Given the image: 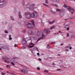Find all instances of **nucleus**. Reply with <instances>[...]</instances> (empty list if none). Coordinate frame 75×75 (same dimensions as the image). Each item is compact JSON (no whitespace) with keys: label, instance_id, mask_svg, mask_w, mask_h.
Segmentation results:
<instances>
[{"label":"nucleus","instance_id":"f257e3e1","mask_svg":"<svg viewBox=\"0 0 75 75\" xmlns=\"http://www.w3.org/2000/svg\"><path fill=\"white\" fill-rule=\"evenodd\" d=\"M37 35L38 36H39L40 37V36H41L40 38L37 40L36 42V43L38 42L40 40H42V39H44L45 38V36L43 34V32H41V31L38 32L37 33Z\"/></svg>","mask_w":75,"mask_h":75},{"label":"nucleus","instance_id":"f03ea898","mask_svg":"<svg viewBox=\"0 0 75 75\" xmlns=\"http://www.w3.org/2000/svg\"><path fill=\"white\" fill-rule=\"evenodd\" d=\"M34 6L35 5L33 4H32L31 5L28 4L26 6V7L29 8L30 10H33L34 9Z\"/></svg>","mask_w":75,"mask_h":75},{"label":"nucleus","instance_id":"7ed1b4c3","mask_svg":"<svg viewBox=\"0 0 75 75\" xmlns=\"http://www.w3.org/2000/svg\"><path fill=\"white\" fill-rule=\"evenodd\" d=\"M32 24L31 23H28L27 25V26L29 28H33L35 26V24H34V22L33 21H31Z\"/></svg>","mask_w":75,"mask_h":75},{"label":"nucleus","instance_id":"20e7f679","mask_svg":"<svg viewBox=\"0 0 75 75\" xmlns=\"http://www.w3.org/2000/svg\"><path fill=\"white\" fill-rule=\"evenodd\" d=\"M25 17L27 19H30L31 18V14L28 12L25 13Z\"/></svg>","mask_w":75,"mask_h":75},{"label":"nucleus","instance_id":"39448f33","mask_svg":"<svg viewBox=\"0 0 75 75\" xmlns=\"http://www.w3.org/2000/svg\"><path fill=\"white\" fill-rule=\"evenodd\" d=\"M34 13H32L31 14H30V17L34 18V17H36L37 16V13L35 11H34Z\"/></svg>","mask_w":75,"mask_h":75},{"label":"nucleus","instance_id":"423d86ee","mask_svg":"<svg viewBox=\"0 0 75 75\" xmlns=\"http://www.w3.org/2000/svg\"><path fill=\"white\" fill-rule=\"evenodd\" d=\"M31 40V38L30 37H29L28 38H25L23 39V42H24V43H23V44H26V42L28 41H29V40Z\"/></svg>","mask_w":75,"mask_h":75},{"label":"nucleus","instance_id":"0eeeda50","mask_svg":"<svg viewBox=\"0 0 75 75\" xmlns=\"http://www.w3.org/2000/svg\"><path fill=\"white\" fill-rule=\"evenodd\" d=\"M44 32L45 33L48 35V34H49L50 33V30L45 28L44 29Z\"/></svg>","mask_w":75,"mask_h":75},{"label":"nucleus","instance_id":"6e6552de","mask_svg":"<svg viewBox=\"0 0 75 75\" xmlns=\"http://www.w3.org/2000/svg\"><path fill=\"white\" fill-rule=\"evenodd\" d=\"M64 26H65L64 28H68L69 27V23L68 22H67L64 24Z\"/></svg>","mask_w":75,"mask_h":75},{"label":"nucleus","instance_id":"1a4fd4ad","mask_svg":"<svg viewBox=\"0 0 75 75\" xmlns=\"http://www.w3.org/2000/svg\"><path fill=\"white\" fill-rule=\"evenodd\" d=\"M2 46V48H4L5 50H8L9 49V48L5 45H3Z\"/></svg>","mask_w":75,"mask_h":75},{"label":"nucleus","instance_id":"9d476101","mask_svg":"<svg viewBox=\"0 0 75 75\" xmlns=\"http://www.w3.org/2000/svg\"><path fill=\"white\" fill-rule=\"evenodd\" d=\"M22 72H23L25 74H28V71L25 69H22L21 70Z\"/></svg>","mask_w":75,"mask_h":75},{"label":"nucleus","instance_id":"9b49d317","mask_svg":"<svg viewBox=\"0 0 75 75\" xmlns=\"http://www.w3.org/2000/svg\"><path fill=\"white\" fill-rule=\"evenodd\" d=\"M64 7H67V8H69V9H71V7L69 6H67L66 4H64Z\"/></svg>","mask_w":75,"mask_h":75},{"label":"nucleus","instance_id":"f8f14e48","mask_svg":"<svg viewBox=\"0 0 75 75\" xmlns=\"http://www.w3.org/2000/svg\"><path fill=\"white\" fill-rule=\"evenodd\" d=\"M52 1L56 3H59V0H52Z\"/></svg>","mask_w":75,"mask_h":75},{"label":"nucleus","instance_id":"ddd939ff","mask_svg":"<svg viewBox=\"0 0 75 75\" xmlns=\"http://www.w3.org/2000/svg\"><path fill=\"white\" fill-rule=\"evenodd\" d=\"M28 33L29 34H30V35H32L33 34V31L31 30H29L28 31Z\"/></svg>","mask_w":75,"mask_h":75},{"label":"nucleus","instance_id":"4468645a","mask_svg":"<svg viewBox=\"0 0 75 75\" xmlns=\"http://www.w3.org/2000/svg\"><path fill=\"white\" fill-rule=\"evenodd\" d=\"M50 6H55V7H58V5L56 4H50Z\"/></svg>","mask_w":75,"mask_h":75},{"label":"nucleus","instance_id":"2eb2a0df","mask_svg":"<svg viewBox=\"0 0 75 75\" xmlns=\"http://www.w3.org/2000/svg\"><path fill=\"white\" fill-rule=\"evenodd\" d=\"M55 21H56V20H54L52 22H49V23L50 24H53V23H54V22H55Z\"/></svg>","mask_w":75,"mask_h":75},{"label":"nucleus","instance_id":"dca6fc26","mask_svg":"<svg viewBox=\"0 0 75 75\" xmlns=\"http://www.w3.org/2000/svg\"><path fill=\"white\" fill-rule=\"evenodd\" d=\"M68 9H69L68 10V11H70V12H71V10L73 11H75V9H74L73 8H71V9H69V8H68Z\"/></svg>","mask_w":75,"mask_h":75},{"label":"nucleus","instance_id":"f3484780","mask_svg":"<svg viewBox=\"0 0 75 75\" xmlns=\"http://www.w3.org/2000/svg\"><path fill=\"white\" fill-rule=\"evenodd\" d=\"M19 18H22V16L21 15V13L19 11Z\"/></svg>","mask_w":75,"mask_h":75},{"label":"nucleus","instance_id":"a211bd4d","mask_svg":"<svg viewBox=\"0 0 75 75\" xmlns=\"http://www.w3.org/2000/svg\"><path fill=\"white\" fill-rule=\"evenodd\" d=\"M8 60L9 61H12L13 62H14V60H13V59H8Z\"/></svg>","mask_w":75,"mask_h":75},{"label":"nucleus","instance_id":"6ab92c4d","mask_svg":"<svg viewBox=\"0 0 75 75\" xmlns=\"http://www.w3.org/2000/svg\"><path fill=\"white\" fill-rule=\"evenodd\" d=\"M56 11H57L58 12V11H60V12H61V10L58 8H57L56 9Z\"/></svg>","mask_w":75,"mask_h":75},{"label":"nucleus","instance_id":"aec40b11","mask_svg":"<svg viewBox=\"0 0 75 75\" xmlns=\"http://www.w3.org/2000/svg\"><path fill=\"white\" fill-rule=\"evenodd\" d=\"M43 4V5H44L45 6H46L47 7H48V8H50V6H49L48 5H46V4Z\"/></svg>","mask_w":75,"mask_h":75},{"label":"nucleus","instance_id":"412c9836","mask_svg":"<svg viewBox=\"0 0 75 75\" xmlns=\"http://www.w3.org/2000/svg\"><path fill=\"white\" fill-rule=\"evenodd\" d=\"M60 67L62 69H64V68H66L65 67H64V66L63 65L61 66Z\"/></svg>","mask_w":75,"mask_h":75},{"label":"nucleus","instance_id":"4be33fe9","mask_svg":"<svg viewBox=\"0 0 75 75\" xmlns=\"http://www.w3.org/2000/svg\"><path fill=\"white\" fill-rule=\"evenodd\" d=\"M20 65V66H21V67H22L23 68V69H26V67H25V66H23L22 65H21L20 64H19Z\"/></svg>","mask_w":75,"mask_h":75},{"label":"nucleus","instance_id":"5701e85b","mask_svg":"<svg viewBox=\"0 0 75 75\" xmlns=\"http://www.w3.org/2000/svg\"><path fill=\"white\" fill-rule=\"evenodd\" d=\"M55 27V26H53L51 27L50 29V30H52V29H53V28H54Z\"/></svg>","mask_w":75,"mask_h":75},{"label":"nucleus","instance_id":"b1692460","mask_svg":"<svg viewBox=\"0 0 75 75\" xmlns=\"http://www.w3.org/2000/svg\"><path fill=\"white\" fill-rule=\"evenodd\" d=\"M64 16V14L62 13H61L60 14V16L61 17H62Z\"/></svg>","mask_w":75,"mask_h":75},{"label":"nucleus","instance_id":"393cba45","mask_svg":"<svg viewBox=\"0 0 75 75\" xmlns=\"http://www.w3.org/2000/svg\"><path fill=\"white\" fill-rule=\"evenodd\" d=\"M45 3L46 4H49V2H48V0H46L45 1Z\"/></svg>","mask_w":75,"mask_h":75},{"label":"nucleus","instance_id":"a878e982","mask_svg":"<svg viewBox=\"0 0 75 75\" xmlns=\"http://www.w3.org/2000/svg\"><path fill=\"white\" fill-rule=\"evenodd\" d=\"M13 59H18L19 58L18 57H13Z\"/></svg>","mask_w":75,"mask_h":75},{"label":"nucleus","instance_id":"bb28decb","mask_svg":"<svg viewBox=\"0 0 75 75\" xmlns=\"http://www.w3.org/2000/svg\"><path fill=\"white\" fill-rule=\"evenodd\" d=\"M2 58L3 59H4V60H5V59H6V57H2Z\"/></svg>","mask_w":75,"mask_h":75},{"label":"nucleus","instance_id":"cd10ccee","mask_svg":"<svg viewBox=\"0 0 75 75\" xmlns=\"http://www.w3.org/2000/svg\"><path fill=\"white\" fill-rule=\"evenodd\" d=\"M6 67H7V68H10V66L8 65H7L6 66Z\"/></svg>","mask_w":75,"mask_h":75},{"label":"nucleus","instance_id":"c85d7f7f","mask_svg":"<svg viewBox=\"0 0 75 75\" xmlns=\"http://www.w3.org/2000/svg\"><path fill=\"white\" fill-rule=\"evenodd\" d=\"M47 48H48V49H50V45H47Z\"/></svg>","mask_w":75,"mask_h":75},{"label":"nucleus","instance_id":"c756f323","mask_svg":"<svg viewBox=\"0 0 75 75\" xmlns=\"http://www.w3.org/2000/svg\"><path fill=\"white\" fill-rule=\"evenodd\" d=\"M4 3V1H2L1 2V3H2V4H0V6H2V5H3V3Z\"/></svg>","mask_w":75,"mask_h":75},{"label":"nucleus","instance_id":"7c9ffc66","mask_svg":"<svg viewBox=\"0 0 75 75\" xmlns=\"http://www.w3.org/2000/svg\"><path fill=\"white\" fill-rule=\"evenodd\" d=\"M70 19H75V16H73L70 18Z\"/></svg>","mask_w":75,"mask_h":75},{"label":"nucleus","instance_id":"2f4dec72","mask_svg":"<svg viewBox=\"0 0 75 75\" xmlns=\"http://www.w3.org/2000/svg\"><path fill=\"white\" fill-rule=\"evenodd\" d=\"M34 44L32 43V42H31L30 43V45H34Z\"/></svg>","mask_w":75,"mask_h":75},{"label":"nucleus","instance_id":"473e14b6","mask_svg":"<svg viewBox=\"0 0 75 75\" xmlns=\"http://www.w3.org/2000/svg\"><path fill=\"white\" fill-rule=\"evenodd\" d=\"M1 74H2V75H6V74L5 73H4L3 72H1Z\"/></svg>","mask_w":75,"mask_h":75},{"label":"nucleus","instance_id":"72a5a7b5","mask_svg":"<svg viewBox=\"0 0 75 75\" xmlns=\"http://www.w3.org/2000/svg\"><path fill=\"white\" fill-rule=\"evenodd\" d=\"M34 47V45L31 46H30L29 45H28V47H29V48H32V47Z\"/></svg>","mask_w":75,"mask_h":75},{"label":"nucleus","instance_id":"f704fd0d","mask_svg":"<svg viewBox=\"0 0 75 75\" xmlns=\"http://www.w3.org/2000/svg\"><path fill=\"white\" fill-rule=\"evenodd\" d=\"M22 49H25V48H26V47H25V46H23V47H22Z\"/></svg>","mask_w":75,"mask_h":75},{"label":"nucleus","instance_id":"c9c22d12","mask_svg":"<svg viewBox=\"0 0 75 75\" xmlns=\"http://www.w3.org/2000/svg\"><path fill=\"white\" fill-rule=\"evenodd\" d=\"M11 19L12 20H14V18L12 17H11Z\"/></svg>","mask_w":75,"mask_h":75},{"label":"nucleus","instance_id":"e433bc0d","mask_svg":"<svg viewBox=\"0 0 75 75\" xmlns=\"http://www.w3.org/2000/svg\"><path fill=\"white\" fill-rule=\"evenodd\" d=\"M37 69H38V70H40V67H38L37 68Z\"/></svg>","mask_w":75,"mask_h":75},{"label":"nucleus","instance_id":"4c0bfd02","mask_svg":"<svg viewBox=\"0 0 75 75\" xmlns=\"http://www.w3.org/2000/svg\"><path fill=\"white\" fill-rule=\"evenodd\" d=\"M44 71L45 72H48V70H45Z\"/></svg>","mask_w":75,"mask_h":75},{"label":"nucleus","instance_id":"58836bf2","mask_svg":"<svg viewBox=\"0 0 75 75\" xmlns=\"http://www.w3.org/2000/svg\"><path fill=\"white\" fill-rule=\"evenodd\" d=\"M5 33H6V34H8V31H7V30H5Z\"/></svg>","mask_w":75,"mask_h":75},{"label":"nucleus","instance_id":"ea45409f","mask_svg":"<svg viewBox=\"0 0 75 75\" xmlns=\"http://www.w3.org/2000/svg\"><path fill=\"white\" fill-rule=\"evenodd\" d=\"M9 40H12V38L10 37L9 38Z\"/></svg>","mask_w":75,"mask_h":75},{"label":"nucleus","instance_id":"a19ab883","mask_svg":"<svg viewBox=\"0 0 75 75\" xmlns=\"http://www.w3.org/2000/svg\"><path fill=\"white\" fill-rule=\"evenodd\" d=\"M22 4L23 6H25V4H24V2H23L22 3Z\"/></svg>","mask_w":75,"mask_h":75},{"label":"nucleus","instance_id":"79ce46f5","mask_svg":"<svg viewBox=\"0 0 75 75\" xmlns=\"http://www.w3.org/2000/svg\"><path fill=\"white\" fill-rule=\"evenodd\" d=\"M69 33H67V37H69Z\"/></svg>","mask_w":75,"mask_h":75},{"label":"nucleus","instance_id":"37998d69","mask_svg":"<svg viewBox=\"0 0 75 75\" xmlns=\"http://www.w3.org/2000/svg\"><path fill=\"white\" fill-rule=\"evenodd\" d=\"M3 46V45H2L0 44V47L3 48V46Z\"/></svg>","mask_w":75,"mask_h":75},{"label":"nucleus","instance_id":"c03bdc74","mask_svg":"<svg viewBox=\"0 0 75 75\" xmlns=\"http://www.w3.org/2000/svg\"><path fill=\"white\" fill-rule=\"evenodd\" d=\"M11 64L12 65H15V64H14V63H13V62H11Z\"/></svg>","mask_w":75,"mask_h":75},{"label":"nucleus","instance_id":"a18cd8bd","mask_svg":"<svg viewBox=\"0 0 75 75\" xmlns=\"http://www.w3.org/2000/svg\"><path fill=\"white\" fill-rule=\"evenodd\" d=\"M17 44H15L14 45V47H17Z\"/></svg>","mask_w":75,"mask_h":75},{"label":"nucleus","instance_id":"49530a36","mask_svg":"<svg viewBox=\"0 0 75 75\" xmlns=\"http://www.w3.org/2000/svg\"><path fill=\"white\" fill-rule=\"evenodd\" d=\"M65 51H67V52H68V51H69V50H68V49H66Z\"/></svg>","mask_w":75,"mask_h":75},{"label":"nucleus","instance_id":"de8ad7c7","mask_svg":"<svg viewBox=\"0 0 75 75\" xmlns=\"http://www.w3.org/2000/svg\"><path fill=\"white\" fill-rule=\"evenodd\" d=\"M69 48V46H67L65 47V48Z\"/></svg>","mask_w":75,"mask_h":75},{"label":"nucleus","instance_id":"09e8293b","mask_svg":"<svg viewBox=\"0 0 75 75\" xmlns=\"http://www.w3.org/2000/svg\"><path fill=\"white\" fill-rule=\"evenodd\" d=\"M67 31H68L69 30V28H67Z\"/></svg>","mask_w":75,"mask_h":75},{"label":"nucleus","instance_id":"8fccbe9b","mask_svg":"<svg viewBox=\"0 0 75 75\" xmlns=\"http://www.w3.org/2000/svg\"><path fill=\"white\" fill-rule=\"evenodd\" d=\"M36 51H39L38 50V48H36Z\"/></svg>","mask_w":75,"mask_h":75},{"label":"nucleus","instance_id":"3c124183","mask_svg":"<svg viewBox=\"0 0 75 75\" xmlns=\"http://www.w3.org/2000/svg\"><path fill=\"white\" fill-rule=\"evenodd\" d=\"M37 55H38V56H39V55H40V53H37Z\"/></svg>","mask_w":75,"mask_h":75},{"label":"nucleus","instance_id":"603ef678","mask_svg":"<svg viewBox=\"0 0 75 75\" xmlns=\"http://www.w3.org/2000/svg\"><path fill=\"white\" fill-rule=\"evenodd\" d=\"M25 32H26L25 30L23 31V33H25Z\"/></svg>","mask_w":75,"mask_h":75},{"label":"nucleus","instance_id":"864d4df0","mask_svg":"<svg viewBox=\"0 0 75 75\" xmlns=\"http://www.w3.org/2000/svg\"><path fill=\"white\" fill-rule=\"evenodd\" d=\"M15 3H16V1H17V0H14Z\"/></svg>","mask_w":75,"mask_h":75},{"label":"nucleus","instance_id":"5fc2aeb1","mask_svg":"<svg viewBox=\"0 0 75 75\" xmlns=\"http://www.w3.org/2000/svg\"><path fill=\"white\" fill-rule=\"evenodd\" d=\"M0 70H3V69L1 68H0Z\"/></svg>","mask_w":75,"mask_h":75},{"label":"nucleus","instance_id":"6e6d98bb","mask_svg":"<svg viewBox=\"0 0 75 75\" xmlns=\"http://www.w3.org/2000/svg\"><path fill=\"white\" fill-rule=\"evenodd\" d=\"M8 58H7L6 57V59H5V60H8Z\"/></svg>","mask_w":75,"mask_h":75},{"label":"nucleus","instance_id":"4d7b16f0","mask_svg":"<svg viewBox=\"0 0 75 75\" xmlns=\"http://www.w3.org/2000/svg\"><path fill=\"white\" fill-rule=\"evenodd\" d=\"M39 60L41 61V59L40 58H39Z\"/></svg>","mask_w":75,"mask_h":75},{"label":"nucleus","instance_id":"13d9d810","mask_svg":"<svg viewBox=\"0 0 75 75\" xmlns=\"http://www.w3.org/2000/svg\"><path fill=\"white\" fill-rule=\"evenodd\" d=\"M11 37V35H9V38H10Z\"/></svg>","mask_w":75,"mask_h":75},{"label":"nucleus","instance_id":"bf43d9fd","mask_svg":"<svg viewBox=\"0 0 75 75\" xmlns=\"http://www.w3.org/2000/svg\"><path fill=\"white\" fill-rule=\"evenodd\" d=\"M68 20V19H64L65 21H67V20Z\"/></svg>","mask_w":75,"mask_h":75},{"label":"nucleus","instance_id":"052dcab7","mask_svg":"<svg viewBox=\"0 0 75 75\" xmlns=\"http://www.w3.org/2000/svg\"><path fill=\"white\" fill-rule=\"evenodd\" d=\"M61 70V69H57V71H60Z\"/></svg>","mask_w":75,"mask_h":75},{"label":"nucleus","instance_id":"680f3d73","mask_svg":"<svg viewBox=\"0 0 75 75\" xmlns=\"http://www.w3.org/2000/svg\"><path fill=\"white\" fill-rule=\"evenodd\" d=\"M52 65H56V64H55L54 63H53Z\"/></svg>","mask_w":75,"mask_h":75},{"label":"nucleus","instance_id":"e2e57ef3","mask_svg":"<svg viewBox=\"0 0 75 75\" xmlns=\"http://www.w3.org/2000/svg\"><path fill=\"white\" fill-rule=\"evenodd\" d=\"M12 75H15V74H14V73H12Z\"/></svg>","mask_w":75,"mask_h":75},{"label":"nucleus","instance_id":"0e129e2a","mask_svg":"<svg viewBox=\"0 0 75 75\" xmlns=\"http://www.w3.org/2000/svg\"><path fill=\"white\" fill-rule=\"evenodd\" d=\"M25 42H23V41L22 42V44H23V43H24Z\"/></svg>","mask_w":75,"mask_h":75},{"label":"nucleus","instance_id":"69168bd1","mask_svg":"<svg viewBox=\"0 0 75 75\" xmlns=\"http://www.w3.org/2000/svg\"><path fill=\"white\" fill-rule=\"evenodd\" d=\"M71 49H72V47H70V50H71Z\"/></svg>","mask_w":75,"mask_h":75},{"label":"nucleus","instance_id":"338daca9","mask_svg":"<svg viewBox=\"0 0 75 75\" xmlns=\"http://www.w3.org/2000/svg\"><path fill=\"white\" fill-rule=\"evenodd\" d=\"M60 45H61V46L63 45V44H62Z\"/></svg>","mask_w":75,"mask_h":75},{"label":"nucleus","instance_id":"774afa93","mask_svg":"<svg viewBox=\"0 0 75 75\" xmlns=\"http://www.w3.org/2000/svg\"><path fill=\"white\" fill-rule=\"evenodd\" d=\"M7 73H9V71H7Z\"/></svg>","mask_w":75,"mask_h":75}]
</instances>
